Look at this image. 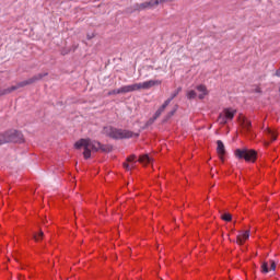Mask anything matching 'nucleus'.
Listing matches in <instances>:
<instances>
[{"instance_id": "f257e3e1", "label": "nucleus", "mask_w": 280, "mask_h": 280, "mask_svg": "<svg viewBox=\"0 0 280 280\" xmlns=\"http://www.w3.org/2000/svg\"><path fill=\"white\" fill-rule=\"evenodd\" d=\"M74 148L77 150L83 148V156L84 159H89L91 156V152H97V150H102V143L91 139H80L74 143Z\"/></svg>"}, {"instance_id": "f03ea898", "label": "nucleus", "mask_w": 280, "mask_h": 280, "mask_svg": "<svg viewBox=\"0 0 280 280\" xmlns=\"http://www.w3.org/2000/svg\"><path fill=\"white\" fill-rule=\"evenodd\" d=\"M103 133L112 139H132V137H139V133H135L127 129H117L110 126L104 127Z\"/></svg>"}, {"instance_id": "7ed1b4c3", "label": "nucleus", "mask_w": 280, "mask_h": 280, "mask_svg": "<svg viewBox=\"0 0 280 280\" xmlns=\"http://www.w3.org/2000/svg\"><path fill=\"white\" fill-rule=\"evenodd\" d=\"M45 75H47V73H39L28 80L18 83L16 85H13L9 89L0 90V96L8 95L9 93H12L13 91H18V89H23V86H27V84H34V82H38V80H43L45 78Z\"/></svg>"}, {"instance_id": "20e7f679", "label": "nucleus", "mask_w": 280, "mask_h": 280, "mask_svg": "<svg viewBox=\"0 0 280 280\" xmlns=\"http://www.w3.org/2000/svg\"><path fill=\"white\" fill-rule=\"evenodd\" d=\"M23 135L20 131H16L14 129L9 130L2 135H0V145H3V143H16L19 141H22Z\"/></svg>"}, {"instance_id": "39448f33", "label": "nucleus", "mask_w": 280, "mask_h": 280, "mask_svg": "<svg viewBox=\"0 0 280 280\" xmlns=\"http://www.w3.org/2000/svg\"><path fill=\"white\" fill-rule=\"evenodd\" d=\"M234 154L236 159H244L245 161H250L252 163H255L257 160V152L255 150L236 149Z\"/></svg>"}, {"instance_id": "423d86ee", "label": "nucleus", "mask_w": 280, "mask_h": 280, "mask_svg": "<svg viewBox=\"0 0 280 280\" xmlns=\"http://www.w3.org/2000/svg\"><path fill=\"white\" fill-rule=\"evenodd\" d=\"M235 113H237V110L233 108L223 109V112L218 117L219 124L224 126L225 124H229V121H233V117H235Z\"/></svg>"}, {"instance_id": "0eeeda50", "label": "nucleus", "mask_w": 280, "mask_h": 280, "mask_svg": "<svg viewBox=\"0 0 280 280\" xmlns=\"http://www.w3.org/2000/svg\"><path fill=\"white\" fill-rule=\"evenodd\" d=\"M161 84V80H149L142 83H135L132 84L133 91H148L152 89V86H159Z\"/></svg>"}, {"instance_id": "6e6552de", "label": "nucleus", "mask_w": 280, "mask_h": 280, "mask_svg": "<svg viewBox=\"0 0 280 280\" xmlns=\"http://www.w3.org/2000/svg\"><path fill=\"white\" fill-rule=\"evenodd\" d=\"M167 106H170V101L164 102V104L155 112L154 116L149 119L148 125L154 124V121H156V119H159V116L163 115V113L165 112Z\"/></svg>"}, {"instance_id": "1a4fd4ad", "label": "nucleus", "mask_w": 280, "mask_h": 280, "mask_svg": "<svg viewBox=\"0 0 280 280\" xmlns=\"http://www.w3.org/2000/svg\"><path fill=\"white\" fill-rule=\"evenodd\" d=\"M270 270L272 271L277 270V262H275V260H270L269 262L265 261L261 264V272H264V275H268Z\"/></svg>"}, {"instance_id": "9d476101", "label": "nucleus", "mask_w": 280, "mask_h": 280, "mask_svg": "<svg viewBox=\"0 0 280 280\" xmlns=\"http://www.w3.org/2000/svg\"><path fill=\"white\" fill-rule=\"evenodd\" d=\"M165 0H150L148 2H143L138 4V10H150V8H154V5H159V3H163Z\"/></svg>"}, {"instance_id": "9b49d317", "label": "nucleus", "mask_w": 280, "mask_h": 280, "mask_svg": "<svg viewBox=\"0 0 280 280\" xmlns=\"http://www.w3.org/2000/svg\"><path fill=\"white\" fill-rule=\"evenodd\" d=\"M217 152L221 161H224V154H226V150L224 149V142H222V140L217 141Z\"/></svg>"}, {"instance_id": "f8f14e48", "label": "nucleus", "mask_w": 280, "mask_h": 280, "mask_svg": "<svg viewBox=\"0 0 280 280\" xmlns=\"http://www.w3.org/2000/svg\"><path fill=\"white\" fill-rule=\"evenodd\" d=\"M250 237V232L249 231H240L237 235V244H244L246 240Z\"/></svg>"}, {"instance_id": "ddd939ff", "label": "nucleus", "mask_w": 280, "mask_h": 280, "mask_svg": "<svg viewBox=\"0 0 280 280\" xmlns=\"http://www.w3.org/2000/svg\"><path fill=\"white\" fill-rule=\"evenodd\" d=\"M135 161H137V156L136 155H131L127 159V163H124V167L127 171L133 170L135 167Z\"/></svg>"}, {"instance_id": "4468645a", "label": "nucleus", "mask_w": 280, "mask_h": 280, "mask_svg": "<svg viewBox=\"0 0 280 280\" xmlns=\"http://www.w3.org/2000/svg\"><path fill=\"white\" fill-rule=\"evenodd\" d=\"M199 94V100H205V96L209 94V91H207V86L199 84L196 86Z\"/></svg>"}, {"instance_id": "2eb2a0df", "label": "nucleus", "mask_w": 280, "mask_h": 280, "mask_svg": "<svg viewBox=\"0 0 280 280\" xmlns=\"http://www.w3.org/2000/svg\"><path fill=\"white\" fill-rule=\"evenodd\" d=\"M138 161L140 163H142L143 165H148V164L152 163V158H150V155H148V154H144V155H141Z\"/></svg>"}, {"instance_id": "dca6fc26", "label": "nucleus", "mask_w": 280, "mask_h": 280, "mask_svg": "<svg viewBox=\"0 0 280 280\" xmlns=\"http://www.w3.org/2000/svg\"><path fill=\"white\" fill-rule=\"evenodd\" d=\"M119 89H120V94L133 93L135 92L132 84L125 85V86H121Z\"/></svg>"}, {"instance_id": "f3484780", "label": "nucleus", "mask_w": 280, "mask_h": 280, "mask_svg": "<svg viewBox=\"0 0 280 280\" xmlns=\"http://www.w3.org/2000/svg\"><path fill=\"white\" fill-rule=\"evenodd\" d=\"M265 132L267 133V136L269 137V139L271 140V141H277V133H275V131H272V129H270V128H266L265 129Z\"/></svg>"}, {"instance_id": "a211bd4d", "label": "nucleus", "mask_w": 280, "mask_h": 280, "mask_svg": "<svg viewBox=\"0 0 280 280\" xmlns=\"http://www.w3.org/2000/svg\"><path fill=\"white\" fill-rule=\"evenodd\" d=\"M241 124L243 128H246L247 130H250L252 122L247 118H242Z\"/></svg>"}, {"instance_id": "6ab92c4d", "label": "nucleus", "mask_w": 280, "mask_h": 280, "mask_svg": "<svg viewBox=\"0 0 280 280\" xmlns=\"http://www.w3.org/2000/svg\"><path fill=\"white\" fill-rule=\"evenodd\" d=\"M183 91V88H178L176 91H174L172 94H171V97L167 98L166 101H170V104L172 103V100H174V97H177L178 96V93H180Z\"/></svg>"}, {"instance_id": "aec40b11", "label": "nucleus", "mask_w": 280, "mask_h": 280, "mask_svg": "<svg viewBox=\"0 0 280 280\" xmlns=\"http://www.w3.org/2000/svg\"><path fill=\"white\" fill-rule=\"evenodd\" d=\"M186 97L188 100H196V97H198V94L194 90H189L186 94Z\"/></svg>"}, {"instance_id": "412c9836", "label": "nucleus", "mask_w": 280, "mask_h": 280, "mask_svg": "<svg viewBox=\"0 0 280 280\" xmlns=\"http://www.w3.org/2000/svg\"><path fill=\"white\" fill-rule=\"evenodd\" d=\"M221 218L222 220H224V222H231V220H233V217L231 215V213H223Z\"/></svg>"}, {"instance_id": "4be33fe9", "label": "nucleus", "mask_w": 280, "mask_h": 280, "mask_svg": "<svg viewBox=\"0 0 280 280\" xmlns=\"http://www.w3.org/2000/svg\"><path fill=\"white\" fill-rule=\"evenodd\" d=\"M43 231H40L39 233L37 234H34V240L35 242H40V240H43Z\"/></svg>"}, {"instance_id": "5701e85b", "label": "nucleus", "mask_w": 280, "mask_h": 280, "mask_svg": "<svg viewBox=\"0 0 280 280\" xmlns=\"http://www.w3.org/2000/svg\"><path fill=\"white\" fill-rule=\"evenodd\" d=\"M120 94H121L120 88L108 92V95H120Z\"/></svg>"}, {"instance_id": "b1692460", "label": "nucleus", "mask_w": 280, "mask_h": 280, "mask_svg": "<svg viewBox=\"0 0 280 280\" xmlns=\"http://www.w3.org/2000/svg\"><path fill=\"white\" fill-rule=\"evenodd\" d=\"M176 113V108H174L173 110H171L167 115V119H170V117H173V115Z\"/></svg>"}, {"instance_id": "393cba45", "label": "nucleus", "mask_w": 280, "mask_h": 280, "mask_svg": "<svg viewBox=\"0 0 280 280\" xmlns=\"http://www.w3.org/2000/svg\"><path fill=\"white\" fill-rule=\"evenodd\" d=\"M276 75L280 78V68L276 71Z\"/></svg>"}]
</instances>
